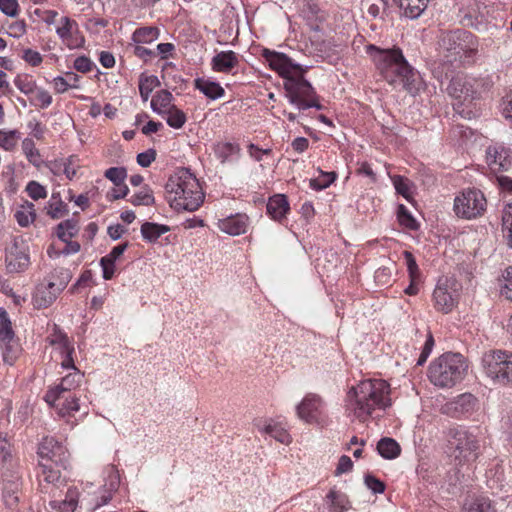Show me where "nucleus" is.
<instances>
[{
    "instance_id": "f257e3e1",
    "label": "nucleus",
    "mask_w": 512,
    "mask_h": 512,
    "mask_svg": "<svg viewBox=\"0 0 512 512\" xmlns=\"http://www.w3.org/2000/svg\"><path fill=\"white\" fill-rule=\"evenodd\" d=\"M368 51L383 77L392 85H400L409 93L418 91V75L408 64L399 48L382 50L374 45L368 46Z\"/></svg>"
},
{
    "instance_id": "f03ea898",
    "label": "nucleus",
    "mask_w": 512,
    "mask_h": 512,
    "mask_svg": "<svg viewBox=\"0 0 512 512\" xmlns=\"http://www.w3.org/2000/svg\"><path fill=\"white\" fill-rule=\"evenodd\" d=\"M165 190L170 206L175 210L196 211L205 197L198 179L188 168L177 169L169 177Z\"/></svg>"
},
{
    "instance_id": "7ed1b4c3",
    "label": "nucleus",
    "mask_w": 512,
    "mask_h": 512,
    "mask_svg": "<svg viewBox=\"0 0 512 512\" xmlns=\"http://www.w3.org/2000/svg\"><path fill=\"white\" fill-rule=\"evenodd\" d=\"M390 386L382 379H369L353 387L348 394L354 415L364 422L375 408L385 409L391 405Z\"/></svg>"
},
{
    "instance_id": "20e7f679",
    "label": "nucleus",
    "mask_w": 512,
    "mask_h": 512,
    "mask_svg": "<svg viewBox=\"0 0 512 512\" xmlns=\"http://www.w3.org/2000/svg\"><path fill=\"white\" fill-rule=\"evenodd\" d=\"M468 365L459 353H445L429 366L430 381L441 388H451L462 381Z\"/></svg>"
},
{
    "instance_id": "39448f33",
    "label": "nucleus",
    "mask_w": 512,
    "mask_h": 512,
    "mask_svg": "<svg viewBox=\"0 0 512 512\" xmlns=\"http://www.w3.org/2000/svg\"><path fill=\"white\" fill-rule=\"evenodd\" d=\"M307 68L302 69L298 73L289 77L283 83V88L289 102L295 105L299 110H306L308 108L322 109V105L318 101L317 94L310 84L304 78Z\"/></svg>"
},
{
    "instance_id": "423d86ee",
    "label": "nucleus",
    "mask_w": 512,
    "mask_h": 512,
    "mask_svg": "<svg viewBox=\"0 0 512 512\" xmlns=\"http://www.w3.org/2000/svg\"><path fill=\"white\" fill-rule=\"evenodd\" d=\"M439 46L446 52L447 58L462 60L473 57L478 50V43L475 36L466 30L457 29L443 33Z\"/></svg>"
},
{
    "instance_id": "0eeeda50",
    "label": "nucleus",
    "mask_w": 512,
    "mask_h": 512,
    "mask_svg": "<svg viewBox=\"0 0 512 512\" xmlns=\"http://www.w3.org/2000/svg\"><path fill=\"white\" fill-rule=\"evenodd\" d=\"M485 375L501 386H512V353L504 350L486 352L482 357Z\"/></svg>"
},
{
    "instance_id": "6e6552de",
    "label": "nucleus",
    "mask_w": 512,
    "mask_h": 512,
    "mask_svg": "<svg viewBox=\"0 0 512 512\" xmlns=\"http://www.w3.org/2000/svg\"><path fill=\"white\" fill-rule=\"evenodd\" d=\"M446 436L451 456L460 464L477 458L479 442L468 430L463 427H452L448 429Z\"/></svg>"
},
{
    "instance_id": "1a4fd4ad",
    "label": "nucleus",
    "mask_w": 512,
    "mask_h": 512,
    "mask_svg": "<svg viewBox=\"0 0 512 512\" xmlns=\"http://www.w3.org/2000/svg\"><path fill=\"white\" fill-rule=\"evenodd\" d=\"M487 201L484 194L475 188L462 191L454 199V212L463 219H476L486 211Z\"/></svg>"
},
{
    "instance_id": "9d476101",
    "label": "nucleus",
    "mask_w": 512,
    "mask_h": 512,
    "mask_svg": "<svg viewBox=\"0 0 512 512\" xmlns=\"http://www.w3.org/2000/svg\"><path fill=\"white\" fill-rule=\"evenodd\" d=\"M459 285L454 278L439 279L433 292L435 308L443 313H449L457 304Z\"/></svg>"
},
{
    "instance_id": "9b49d317",
    "label": "nucleus",
    "mask_w": 512,
    "mask_h": 512,
    "mask_svg": "<svg viewBox=\"0 0 512 512\" xmlns=\"http://www.w3.org/2000/svg\"><path fill=\"white\" fill-rule=\"evenodd\" d=\"M37 454L42 462L66 467L68 460L67 449L54 437H44L39 444Z\"/></svg>"
},
{
    "instance_id": "f8f14e48",
    "label": "nucleus",
    "mask_w": 512,
    "mask_h": 512,
    "mask_svg": "<svg viewBox=\"0 0 512 512\" xmlns=\"http://www.w3.org/2000/svg\"><path fill=\"white\" fill-rule=\"evenodd\" d=\"M29 249L23 239H14L6 249V268L9 273L26 270L30 264Z\"/></svg>"
},
{
    "instance_id": "ddd939ff",
    "label": "nucleus",
    "mask_w": 512,
    "mask_h": 512,
    "mask_svg": "<svg viewBox=\"0 0 512 512\" xmlns=\"http://www.w3.org/2000/svg\"><path fill=\"white\" fill-rule=\"evenodd\" d=\"M263 57L269 63V66L279 73L284 81L304 69L301 65L293 63L292 60L283 53L265 49L263 51Z\"/></svg>"
},
{
    "instance_id": "4468645a",
    "label": "nucleus",
    "mask_w": 512,
    "mask_h": 512,
    "mask_svg": "<svg viewBox=\"0 0 512 512\" xmlns=\"http://www.w3.org/2000/svg\"><path fill=\"white\" fill-rule=\"evenodd\" d=\"M84 378V373L80 370L75 369L74 372L69 373L65 377L62 378L61 383L47 391L45 394V401L48 404H54L56 401H59L62 397V394L69 393L71 390L77 388Z\"/></svg>"
},
{
    "instance_id": "2eb2a0df",
    "label": "nucleus",
    "mask_w": 512,
    "mask_h": 512,
    "mask_svg": "<svg viewBox=\"0 0 512 512\" xmlns=\"http://www.w3.org/2000/svg\"><path fill=\"white\" fill-rule=\"evenodd\" d=\"M486 159L494 172L506 171L512 165L511 151L503 145L489 146L486 150Z\"/></svg>"
},
{
    "instance_id": "dca6fc26",
    "label": "nucleus",
    "mask_w": 512,
    "mask_h": 512,
    "mask_svg": "<svg viewBox=\"0 0 512 512\" xmlns=\"http://www.w3.org/2000/svg\"><path fill=\"white\" fill-rule=\"evenodd\" d=\"M322 406L323 401L320 396L307 394L297 406V415L307 423H316L320 418Z\"/></svg>"
},
{
    "instance_id": "f3484780",
    "label": "nucleus",
    "mask_w": 512,
    "mask_h": 512,
    "mask_svg": "<svg viewBox=\"0 0 512 512\" xmlns=\"http://www.w3.org/2000/svg\"><path fill=\"white\" fill-rule=\"evenodd\" d=\"M105 483L102 486L101 494L95 502V509L107 505L113 498L120 486V474L115 466L111 465L106 470Z\"/></svg>"
},
{
    "instance_id": "a211bd4d",
    "label": "nucleus",
    "mask_w": 512,
    "mask_h": 512,
    "mask_svg": "<svg viewBox=\"0 0 512 512\" xmlns=\"http://www.w3.org/2000/svg\"><path fill=\"white\" fill-rule=\"evenodd\" d=\"M470 87L469 75L457 74L450 80V83L447 86V92L455 99H459L464 102L472 101V90Z\"/></svg>"
},
{
    "instance_id": "6ab92c4d",
    "label": "nucleus",
    "mask_w": 512,
    "mask_h": 512,
    "mask_svg": "<svg viewBox=\"0 0 512 512\" xmlns=\"http://www.w3.org/2000/svg\"><path fill=\"white\" fill-rule=\"evenodd\" d=\"M239 64L238 55L232 51H221L211 60L212 69L215 72L229 73Z\"/></svg>"
},
{
    "instance_id": "aec40b11",
    "label": "nucleus",
    "mask_w": 512,
    "mask_h": 512,
    "mask_svg": "<svg viewBox=\"0 0 512 512\" xmlns=\"http://www.w3.org/2000/svg\"><path fill=\"white\" fill-rule=\"evenodd\" d=\"M61 291L50 288V283L39 284L33 296V303L36 309H44L49 307L58 297Z\"/></svg>"
},
{
    "instance_id": "412c9836",
    "label": "nucleus",
    "mask_w": 512,
    "mask_h": 512,
    "mask_svg": "<svg viewBox=\"0 0 512 512\" xmlns=\"http://www.w3.org/2000/svg\"><path fill=\"white\" fill-rule=\"evenodd\" d=\"M218 228L229 235H240L246 232L247 218L243 215H236L218 221Z\"/></svg>"
},
{
    "instance_id": "4be33fe9",
    "label": "nucleus",
    "mask_w": 512,
    "mask_h": 512,
    "mask_svg": "<svg viewBox=\"0 0 512 512\" xmlns=\"http://www.w3.org/2000/svg\"><path fill=\"white\" fill-rule=\"evenodd\" d=\"M431 0H396L404 16L410 19H417L426 10Z\"/></svg>"
},
{
    "instance_id": "5701e85b",
    "label": "nucleus",
    "mask_w": 512,
    "mask_h": 512,
    "mask_svg": "<svg viewBox=\"0 0 512 512\" xmlns=\"http://www.w3.org/2000/svg\"><path fill=\"white\" fill-rule=\"evenodd\" d=\"M266 209L274 220H281L289 210V203L284 195L277 194L269 198Z\"/></svg>"
},
{
    "instance_id": "b1692460",
    "label": "nucleus",
    "mask_w": 512,
    "mask_h": 512,
    "mask_svg": "<svg viewBox=\"0 0 512 512\" xmlns=\"http://www.w3.org/2000/svg\"><path fill=\"white\" fill-rule=\"evenodd\" d=\"M39 467L46 484H51L56 489L65 486L66 480L61 476L60 470L53 467V464L39 461Z\"/></svg>"
},
{
    "instance_id": "393cba45",
    "label": "nucleus",
    "mask_w": 512,
    "mask_h": 512,
    "mask_svg": "<svg viewBox=\"0 0 512 512\" xmlns=\"http://www.w3.org/2000/svg\"><path fill=\"white\" fill-rule=\"evenodd\" d=\"M195 87L211 100L221 98L225 94L224 88L219 83L203 78L195 80Z\"/></svg>"
},
{
    "instance_id": "a878e982",
    "label": "nucleus",
    "mask_w": 512,
    "mask_h": 512,
    "mask_svg": "<svg viewBox=\"0 0 512 512\" xmlns=\"http://www.w3.org/2000/svg\"><path fill=\"white\" fill-rule=\"evenodd\" d=\"M72 278V273L67 268H55L48 277L50 288H55L56 291H63Z\"/></svg>"
},
{
    "instance_id": "bb28decb",
    "label": "nucleus",
    "mask_w": 512,
    "mask_h": 512,
    "mask_svg": "<svg viewBox=\"0 0 512 512\" xmlns=\"http://www.w3.org/2000/svg\"><path fill=\"white\" fill-rule=\"evenodd\" d=\"M0 342L2 343L4 362L13 365L21 351L20 345L15 339V334L11 335V339H0Z\"/></svg>"
},
{
    "instance_id": "cd10ccee",
    "label": "nucleus",
    "mask_w": 512,
    "mask_h": 512,
    "mask_svg": "<svg viewBox=\"0 0 512 512\" xmlns=\"http://www.w3.org/2000/svg\"><path fill=\"white\" fill-rule=\"evenodd\" d=\"M169 230L170 228L167 225L145 222L141 226V235L148 242H156L159 237Z\"/></svg>"
},
{
    "instance_id": "c85d7f7f",
    "label": "nucleus",
    "mask_w": 512,
    "mask_h": 512,
    "mask_svg": "<svg viewBox=\"0 0 512 512\" xmlns=\"http://www.w3.org/2000/svg\"><path fill=\"white\" fill-rule=\"evenodd\" d=\"M378 453L385 459H394L400 455L401 447L396 440L385 437L377 444Z\"/></svg>"
},
{
    "instance_id": "c756f323",
    "label": "nucleus",
    "mask_w": 512,
    "mask_h": 512,
    "mask_svg": "<svg viewBox=\"0 0 512 512\" xmlns=\"http://www.w3.org/2000/svg\"><path fill=\"white\" fill-rule=\"evenodd\" d=\"M173 96L168 90H161L151 100V108L154 112L159 115H163L162 110L173 107L172 104Z\"/></svg>"
},
{
    "instance_id": "7c9ffc66",
    "label": "nucleus",
    "mask_w": 512,
    "mask_h": 512,
    "mask_svg": "<svg viewBox=\"0 0 512 512\" xmlns=\"http://www.w3.org/2000/svg\"><path fill=\"white\" fill-rule=\"evenodd\" d=\"M79 399L75 396H72L70 393L68 395L62 394V397L59 401H56L54 404H50L51 406H55L59 410V414L62 416L69 415L72 412H77L79 410Z\"/></svg>"
},
{
    "instance_id": "2f4dec72",
    "label": "nucleus",
    "mask_w": 512,
    "mask_h": 512,
    "mask_svg": "<svg viewBox=\"0 0 512 512\" xmlns=\"http://www.w3.org/2000/svg\"><path fill=\"white\" fill-rule=\"evenodd\" d=\"M469 83L471 85V100L481 97V95L490 90L493 86V81L490 77H473L469 76Z\"/></svg>"
},
{
    "instance_id": "473e14b6",
    "label": "nucleus",
    "mask_w": 512,
    "mask_h": 512,
    "mask_svg": "<svg viewBox=\"0 0 512 512\" xmlns=\"http://www.w3.org/2000/svg\"><path fill=\"white\" fill-rule=\"evenodd\" d=\"M47 214L53 219H59L68 213L67 204L61 200L59 193H53L46 206Z\"/></svg>"
},
{
    "instance_id": "72a5a7b5",
    "label": "nucleus",
    "mask_w": 512,
    "mask_h": 512,
    "mask_svg": "<svg viewBox=\"0 0 512 512\" xmlns=\"http://www.w3.org/2000/svg\"><path fill=\"white\" fill-rule=\"evenodd\" d=\"M502 233L507 246L512 249V202L502 210Z\"/></svg>"
},
{
    "instance_id": "f704fd0d",
    "label": "nucleus",
    "mask_w": 512,
    "mask_h": 512,
    "mask_svg": "<svg viewBox=\"0 0 512 512\" xmlns=\"http://www.w3.org/2000/svg\"><path fill=\"white\" fill-rule=\"evenodd\" d=\"M162 111L163 115L161 116L166 119V122L170 127L174 129H180L185 124L186 115L182 110L178 109L176 106L170 107L169 109Z\"/></svg>"
},
{
    "instance_id": "c9c22d12",
    "label": "nucleus",
    "mask_w": 512,
    "mask_h": 512,
    "mask_svg": "<svg viewBox=\"0 0 512 512\" xmlns=\"http://www.w3.org/2000/svg\"><path fill=\"white\" fill-rule=\"evenodd\" d=\"M159 85L160 82L156 76L141 74L139 78V92L143 101H147L152 91Z\"/></svg>"
},
{
    "instance_id": "e433bc0d",
    "label": "nucleus",
    "mask_w": 512,
    "mask_h": 512,
    "mask_svg": "<svg viewBox=\"0 0 512 512\" xmlns=\"http://www.w3.org/2000/svg\"><path fill=\"white\" fill-rule=\"evenodd\" d=\"M61 23L62 26L58 27L56 30L58 36L67 44L68 47H76L77 45H74L70 42L73 30L77 28L76 21L70 19L69 17H62Z\"/></svg>"
},
{
    "instance_id": "4c0bfd02",
    "label": "nucleus",
    "mask_w": 512,
    "mask_h": 512,
    "mask_svg": "<svg viewBox=\"0 0 512 512\" xmlns=\"http://www.w3.org/2000/svg\"><path fill=\"white\" fill-rule=\"evenodd\" d=\"M78 233L77 221L73 219L65 220L57 225V236L62 241H67Z\"/></svg>"
},
{
    "instance_id": "58836bf2",
    "label": "nucleus",
    "mask_w": 512,
    "mask_h": 512,
    "mask_svg": "<svg viewBox=\"0 0 512 512\" xmlns=\"http://www.w3.org/2000/svg\"><path fill=\"white\" fill-rule=\"evenodd\" d=\"M262 431L282 444H289L291 442L289 433L277 423L265 425Z\"/></svg>"
},
{
    "instance_id": "ea45409f",
    "label": "nucleus",
    "mask_w": 512,
    "mask_h": 512,
    "mask_svg": "<svg viewBox=\"0 0 512 512\" xmlns=\"http://www.w3.org/2000/svg\"><path fill=\"white\" fill-rule=\"evenodd\" d=\"M326 498L331 502V508L334 512H345L348 510L347 496L335 489H331Z\"/></svg>"
},
{
    "instance_id": "a19ab883",
    "label": "nucleus",
    "mask_w": 512,
    "mask_h": 512,
    "mask_svg": "<svg viewBox=\"0 0 512 512\" xmlns=\"http://www.w3.org/2000/svg\"><path fill=\"white\" fill-rule=\"evenodd\" d=\"M22 150L27 160L34 166L39 167L41 164V156L39 150L35 147V143L30 138L22 141Z\"/></svg>"
},
{
    "instance_id": "79ce46f5",
    "label": "nucleus",
    "mask_w": 512,
    "mask_h": 512,
    "mask_svg": "<svg viewBox=\"0 0 512 512\" xmlns=\"http://www.w3.org/2000/svg\"><path fill=\"white\" fill-rule=\"evenodd\" d=\"M337 178V173L332 172H323L321 171V175L317 178H313L310 180V187L316 191H320L329 187Z\"/></svg>"
},
{
    "instance_id": "37998d69",
    "label": "nucleus",
    "mask_w": 512,
    "mask_h": 512,
    "mask_svg": "<svg viewBox=\"0 0 512 512\" xmlns=\"http://www.w3.org/2000/svg\"><path fill=\"white\" fill-rule=\"evenodd\" d=\"M392 182L398 194L402 195L407 201L412 200V194L410 192L412 183L409 179L395 175L392 177Z\"/></svg>"
},
{
    "instance_id": "c03bdc74",
    "label": "nucleus",
    "mask_w": 512,
    "mask_h": 512,
    "mask_svg": "<svg viewBox=\"0 0 512 512\" xmlns=\"http://www.w3.org/2000/svg\"><path fill=\"white\" fill-rule=\"evenodd\" d=\"M397 218L403 227L410 229V230H417L418 229V223L416 219L412 216V214L408 211L405 205L400 204L398 206L397 210Z\"/></svg>"
},
{
    "instance_id": "a18cd8bd",
    "label": "nucleus",
    "mask_w": 512,
    "mask_h": 512,
    "mask_svg": "<svg viewBox=\"0 0 512 512\" xmlns=\"http://www.w3.org/2000/svg\"><path fill=\"white\" fill-rule=\"evenodd\" d=\"M159 32L154 27H143L133 33V40L137 43H150L158 38Z\"/></svg>"
},
{
    "instance_id": "49530a36",
    "label": "nucleus",
    "mask_w": 512,
    "mask_h": 512,
    "mask_svg": "<svg viewBox=\"0 0 512 512\" xmlns=\"http://www.w3.org/2000/svg\"><path fill=\"white\" fill-rule=\"evenodd\" d=\"M468 512H497L492 501L487 497L474 499L467 508Z\"/></svg>"
},
{
    "instance_id": "de8ad7c7",
    "label": "nucleus",
    "mask_w": 512,
    "mask_h": 512,
    "mask_svg": "<svg viewBox=\"0 0 512 512\" xmlns=\"http://www.w3.org/2000/svg\"><path fill=\"white\" fill-rule=\"evenodd\" d=\"M20 139V133L17 130H0V146L7 151L13 150Z\"/></svg>"
},
{
    "instance_id": "09e8293b",
    "label": "nucleus",
    "mask_w": 512,
    "mask_h": 512,
    "mask_svg": "<svg viewBox=\"0 0 512 512\" xmlns=\"http://www.w3.org/2000/svg\"><path fill=\"white\" fill-rule=\"evenodd\" d=\"M15 86L25 95L33 94L36 91V82L28 75H18L14 80Z\"/></svg>"
},
{
    "instance_id": "8fccbe9b",
    "label": "nucleus",
    "mask_w": 512,
    "mask_h": 512,
    "mask_svg": "<svg viewBox=\"0 0 512 512\" xmlns=\"http://www.w3.org/2000/svg\"><path fill=\"white\" fill-rule=\"evenodd\" d=\"M240 148L236 144L232 143H220L216 147L217 157L222 163L226 162L231 156L238 154Z\"/></svg>"
},
{
    "instance_id": "3c124183",
    "label": "nucleus",
    "mask_w": 512,
    "mask_h": 512,
    "mask_svg": "<svg viewBox=\"0 0 512 512\" xmlns=\"http://www.w3.org/2000/svg\"><path fill=\"white\" fill-rule=\"evenodd\" d=\"M115 186H121L127 177V170L124 167H111L104 173Z\"/></svg>"
},
{
    "instance_id": "603ef678",
    "label": "nucleus",
    "mask_w": 512,
    "mask_h": 512,
    "mask_svg": "<svg viewBox=\"0 0 512 512\" xmlns=\"http://www.w3.org/2000/svg\"><path fill=\"white\" fill-rule=\"evenodd\" d=\"M14 333L7 311L0 307V339H11Z\"/></svg>"
},
{
    "instance_id": "864d4df0",
    "label": "nucleus",
    "mask_w": 512,
    "mask_h": 512,
    "mask_svg": "<svg viewBox=\"0 0 512 512\" xmlns=\"http://www.w3.org/2000/svg\"><path fill=\"white\" fill-rule=\"evenodd\" d=\"M129 201L135 205H144L149 206L154 203V196L152 194V191L149 188H145L144 190L134 194Z\"/></svg>"
},
{
    "instance_id": "5fc2aeb1",
    "label": "nucleus",
    "mask_w": 512,
    "mask_h": 512,
    "mask_svg": "<svg viewBox=\"0 0 512 512\" xmlns=\"http://www.w3.org/2000/svg\"><path fill=\"white\" fill-rule=\"evenodd\" d=\"M28 208H29L28 211L21 210V211H16V213H15V218H16L18 224L22 227L28 226L31 222L34 221V219L36 217L35 212H34V204L29 203Z\"/></svg>"
},
{
    "instance_id": "6e6d98bb",
    "label": "nucleus",
    "mask_w": 512,
    "mask_h": 512,
    "mask_svg": "<svg viewBox=\"0 0 512 512\" xmlns=\"http://www.w3.org/2000/svg\"><path fill=\"white\" fill-rule=\"evenodd\" d=\"M504 285L501 286V295L512 301V266L505 269L502 274Z\"/></svg>"
},
{
    "instance_id": "4d7b16f0",
    "label": "nucleus",
    "mask_w": 512,
    "mask_h": 512,
    "mask_svg": "<svg viewBox=\"0 0 512 512\" xmlns=\"http://www.w3.org/2000/svg\"><path fill=\"white\" fill-rule=\"evenodd\" d=\"M26 191L33 200L44 199L47 197L45 187L37 181H30L26 186Z\"/></svg>"
},
{
    "instance_id": "13d9d810",
    "label": "nucleus",
    "mask_w": 512,
    "mask_h": 512,
    "mask_svg": "<svg viewBox=\"0 0 512 512\" xmlns=\"http://www.w3.org/2000/svg\"><path fill=\"white\" fill-rule=\"evenodd\" d=\"M78 167L77 156L71 155L64 161L63 173L69 180H72L76 176Z\"/></svg>"
},
{
    "instance_id": "bf43d9fd",
    "label": "nucleus",
    "mask_w": 512,
    "mask_h": 512,
    "mask_svg": "<svg viewBox=\"0 0 512 512\" xmlns=\"http://www.w3.org/2000/svg\"><path fill=\"white\" fill-rule=\"evenodd\" d=\"M404 257L406 259L407 269H408L410 278L413 280H418L420 272H419V268H418V265L416 263V260L413 256V254L409 251H405Z\"/></svg>"
},
{
    "instance_id": "052dcab7",
    "label": "nucleus",
    "mask_w": 512,
    "mask_h": 512,
    "mask_svg": "<svg viewBox=\"0 0 512 512\" xmlns=\"http://www.w3.org/2000/svg\"><path fill=\"white\" fill-rule=\"evenodd\" d=\"M17 0H0V10L9 17H15L18 14Z\"/></svg>"
},
{
    "instance_id": "680f3d73",
    "label": "nucleus",
    "mask_w": 512,
    "mask_h": 512,
    "mask_svg": "<svg viewBox=\"0 0 512 512\" xmlns=\"http://www.w3.org/2000/svg\"><path fill=\"white\" fill-rule=\"evenodd\" d=\"M35 94L34 99L38 102V106L41 108H47L52 103V96L49 94L48 91L36 88V91L33 93Z\"/></svg>"
},
{
    "instance_id": "e2e57ef3",
    "label": "nucleus",
    "mask_w": 512,
    "mask_h": 512,
    "mask_svg": "<svg viewBox=\"0 0 512 512\" xmlns=\"http://www.w3.org/2000/svg\"><path fill=\"white\" fill-rule=\"evenodd\" d=\"M100 265L103 271V278L105 280L112 279L115 273V261L104 256L100 260Z\"/></svg>"
},
{
    "instance_id": "0e129e2a",
    "label": "nucleus",
    "mask_w": 512,
    "mask_h": 512,
    "mask_svg": "<svg viewBox=\"0 0 512 512\" xmlns=\"http://www.w3.org/2000/svg\"><path fill=\"white\" fill-rule=\"evenodd\" d=\"M76 491L69 489L67 492L66 499L62 502L61 512H74L77 506V500L75 499Z\"/></svg>"
},
{
    "instance_id": "69168bd1",
    "label": "nucleus",
    "mask_w": 512,
    "mask_h": 512,
    "mask_svg": "<svg viewBox=\"0 0 512 512\" xmlns=\"http://www.w3.org/2000/svg\"><path fill=\"white\" fill-rule=\"evenodd\" d=\"M156 159V151L154 149H148L137 155V163L146 168Z\"/></svg>"
},
{
    "instance_id": "338daca9",
    "label": "nucleus",
    "mask_w": 512,
    "mask_h": 512,
    "mask_svg": "<svg viewBox=\"0 0 512 512\" xmlns=\"http://www.w3.org/2000/svg\"><path fill=\"white\" fill-rule=\"evenodd\" d=\"M365 484L374 493H383L385 490V484L370 474L365 476Z\"/></svg>"
},
{
    "instance_id": "774afa93",
    "label": "nucleus",
    "mask_w": 512,
    "mask_h": 512,
    "mask_svg": "<svg viewBox=\"0 0 512 512\" xmlns=\"http://www.w3.org/2000/svg\"><path fill=\"white\" fill-rule=\"evenodd\" d=\"M93 62L86 56L77 57L74 61V68L82 73L91 71Z\"/></svg>"
}]
</instances>
